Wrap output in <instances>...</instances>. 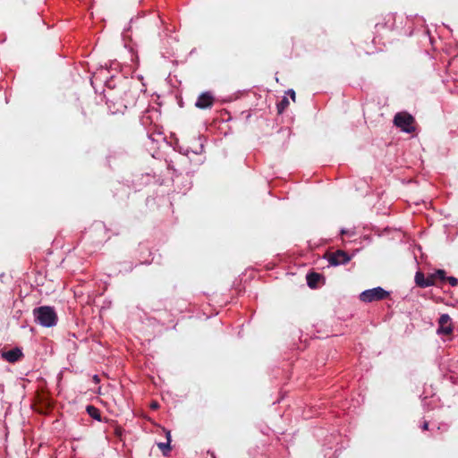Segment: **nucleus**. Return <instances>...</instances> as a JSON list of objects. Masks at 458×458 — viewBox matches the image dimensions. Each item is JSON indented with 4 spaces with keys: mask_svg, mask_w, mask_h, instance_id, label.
Returning <instances> with one entry per match:
<instances>
[{
    "mask_svg": "<svg viewBox=\"0 0 458 458\" xmlns=\"http://www.w3.org/2000/svg\"><path fill=\"white\" fill-rule=\"evenodd\" d=\"M35 322L45 327H52L57 324L58 317L53 307L40 306L33 310Z\"/></svg>",
    "mask_w": 458,
    "mask_h": 458,
    "instance_id": "obj_1",
    "label": "nucleus"
},
{
    "mask_svg": "<svg viewBox=\"0 0 458 458\" xmlns=\"http://www.w3.org/2000/svg\"><path fill=\"white\" fill-rule=\"evenodd\" d=\"M388 296L389 293L378 286L362 292L360 300L363 302H372L386 299Z\"/></svg>",
    "mask_w": 458,
    "mask_h": 458,
    "instance_id": "obj_2",
    "label": "nucleus"
},
{
    "mask_svg": "<svg viewBox=\"0 0 458 458\" xmlns=\"http://www.w3.org/2000/svg\"><path fill=\"white\" fill-rule=\"evenodd\" d=\"M414 118L408 113H397L394 119L395 126L401 128L405 132H412L414 131Z\"/></svg>",
    "mask_w": 458,
    "mask_h": 458,
    "instance_id": "obj_3",
    "label": "nucleus"
},
{
    "mask_svg": "<svg viewBox=\"0 0 458 458\" xmlns=\"http://www.w3.org/2000/svg\"><path fill=\"white\" fill-rule=\"evenodd\" d=\"M327 259L330 265L339 266L347 264L351 260V257L344 250H338L327 255Z\"/></svg>",
    "mask_w": 458,
    "mask_h": 458,
    "instance_id": "obj_4",
    "label": "nucleus"
},
{
    "mask_svg": "<svg viewBox=\"0 0 458 458\" xmlns=\"http://www.w3.org/2000/svg\"><path fill=\"white\" fill-rule=\"evenodd\" d=\"M215 98L210 92L201 93L195 103V106L199 109L211 108L214 105Z\"/></svg>",
    "mask_w": 458,
    "mask_h": 458,
    "instance_id": "obj_5",
    "label": "nucleus"
},
{
    "mask_svg": "<svg viewBox=\"0 0 458 458\" xmlns=\"http://www.w3.org/2000/svg\"><path fill=\"white\" fill-rule=\"evenodd\" d=\"M439 327L437 329L438 334L449 335L453 333V326L451 318L448 314H442L438 319Z\"/></svg>",
    "mask_w": 458,
    "mask_h": 458,
    "instance_id": "obj_6",
    "label": "nucleus"
},
{
    "mask_svg": "<svg viewBox=\"0 0 458 458\" xmlns=\"http://www.w3.org/2000/svg\"><path fill=\"white\" fill-rule=\"evenodd\" d=\"M22 356L23 353L18 347L2 352V358L10 363H15L16 361L20 360Z\"/></svg>",
    "mask_w": 458,
    "mask_h": 458,
    "instance_id": "obj_7",
    "label": "nucleus"
},
{
    "mask_svg": "<svg viewBox=\"0 0 458 458\" xmlns=\"http://www.w3.org/2000/svg\"><path fill=\"white\" fill-rule=\"evenodd\" d=\"M431 277L432 276L425 277V275L422 272L418 271L415 275V283L418 286H420L421 288L432 286L433 282L431 281V279H432Z\"/></svg>",
    "mask_w": 458,
    "mask_h": 458,
    "instance_id": "obj_8",
    "label": "nucleus"
},
{
    "mask_svg": "<svg viewBox=\"0 0 458 458\" xmlns=\"http://www.w3.org/2000/svg\"><path fill=\"white\" fill-rule=\"evenodd\" d=\"M321 275L318 274V273H310L307 275V284L308 285L314 289L318 286V283L319 282V280L321 279Z\"/></svg>",
    "mask_w": 458,
    "mask_h": 458,
    "instance_id": "obj_9",
    "label": "nucleus"
},
{
    "mask_svg": "<svg viewBox=\"0 0 458 458\" xmlns=\"http://www.w3.org/2000/svg\"><path fill=\"white\" fill-rule=\"evenodd\" d=\"M428 276H432L431 281L433 282V285L437 284V281H445V271L443 269H437L436 272L429 274Z\"/></svg>",
    "mask_w": 458,
    "mask_h": 458,
    "instance_id": "obj_10",
    "label": "nucleus"
},
{
    "mask_svg": "<svg viewBox=\"0 0 458 458\" xmlns=\"http://www.w3.org/2000/svg\"><path fill=\"white\" fill-rule=\"evenodd\" d=\"M86 411L91 418L101 421V412L97 407L93 405H88Z\"/></svg>",
    "mask_w": 458,
    "mask_h": 458,
    "instance_id": "obj_11",
    "label": "nucleus"
},
{
    "mask_svg": "<svg viewBox=\"0 0 458 458\" xmlns=\"http://www.w3.org/2000/svg\"><path fill=\"white\" fill-rule=\"evenodd\" d=\"M167 442L166 443H159L157 444L158 448L162 451L164 455H166L168 452L171 450L170 442H171V437L170 432H167L166 434Z\"/></svg>",
    "mask_w": 458,
    "mask_h": 458,
    "instance_id": "obj_12",
    "label": "nucleus"
},
{
    "mask_svg": "<svg viewBox=\"0 0 458 458\" xmlns=\"http://www.w3.org/2000/svg\"><path fill=\"white\" fill-rule=\"evenodd\" d=\"M288 106H289V100L287 98L284 97L283 99L277 104L278 113L282 114Z\"/></svg>",
    "mask_w": 458,
    "mask_h": 458,
    "instance_id": "obj_13",
    "label": "nucleus"
},
{
    "mask_svg": "<svg viewBox=\"0 0 458 458\" xmlns=\"http://www.w3.org/2000/svg\"><path fill=\"white\" fill-rule=\"evenodd\" d=\"M123 428L118 425H115L114 429V434L115 435V437L121 438L123 436Z\"/></svg>",
    "mask_w": 458,
    "mask_h": 458,
    "instance_id": "obj_14",
    "label": "nucleus"
},
{
    "mask_svg": "<svg viewBox=\"0 0 458 458\" xmlns=\"http://www.w3.org/2000/svg\"><path fill=\"white\" fill-rule=\"evenodd\" d=\"M445 281H447L452 286H456L458 284V279L454 276H445Z\"/></svg>",
    "mask_w": 458,
    "mask_h": 458,
    "instance_id": "obj_15",
    "label": "nucleus"
},
{
    "mask_svg": "<svg viewBox=\"0 0 458 458\" xmlns=\"http://www.w3.org/2000/svg\"><path fill=\"white\" fill-rule=\"evenodd\" d=\"M287 93H288V95H290L291 98L293 101H295V98H296L295 91L293 89H289Z\"/></svg>",
    "mask_w": 458,
    "mask_h": 458,
    "instance_id": "obj_16",
    "label": "nucleus"
},
{
    "mask_svg": "<svg viewBox=\"0 0 458 458\" xmlns=\"http://www.w3.org/2000/svg\"><path fill=\"white\" fill-rule=\"evenodd\" d=\"M421 428L423 430H428V421H424Z\"/></svg>",
    "mask_w": 458,
    "mask_h": 458,
    "instance_id": "obj_17",
    "label": "nucleus"
},
{
    "mask_svg": "<svg viewBox=\"0 0 458 458\" xmlns=\"http://www.w3.org/2000/svg\"><path fill=\"white\" fill-rule=\"evenodd\" d=\"M157 407H158L157 403H153L151 404V408H152V409H157Z\"/></svg>",
    "mask_w": 458,
    "mask_h": 458,
    "instance_id": "obj_18",
    "label": "nucleus"
},
{
    "mask_svg": "<svg viewBox=\"0 0 458 458\" xmlns=\"http://www.w3.org/2000/svg\"><path fill=\"white\" fill-rule=\"evenodd\" d=\"M341 233H342V234H344V233H346V231L342 230Z\"/></svg>",
    "mask_w": 458,
    "mask_h": 458,
    "instance_id": "obj_19",
    "label": "nucleus"
}]
</instances>
